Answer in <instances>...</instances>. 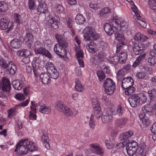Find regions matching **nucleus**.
Listing matches in <instances>:
<instances>
[{
    "instance_id": "obj_1",
    "label": "nucleus",
    "mask_w": 156,
    "mask_h": 156,
    "mask_svg": "<svg viewBox=\"0 0 156 156\" xmlns=\"http://www.w3.org/2000/svg\"><path fill=\"white\" fill-rule=\"evenodd\" d=\"M30 147L28 139L21 140L17 144L14 151L20 155H25L27 153Z\"/></svg>"
},
{
    "instance_id": "obj_2",
    "label": "nucleus",
    "mask_w": 156,
    "mask_h": 156,
    "mask_svg": "<svg viewBox=\"0 0 156 156\" xmlns=\"http://www.w3.org/2000/svg\"><path fill=\"white\" fill-rule=\"evenodd\" d=\"M34 51L36 54L45 56L49 58H51L52 56L51 53L44 48L43 45L39 41H36L34 43Z\"/></svg>"
},
{
    "instance_id": "obj_3",
    "label": "nucleus",
    "mask_w": 156,
    "mask_h": 156,
    "mask_svg": "<svg viewBox=\"0 0 156 156\" xmlns=\"http://www.w3.org/2000/svg\"><path fill=\"white\" fill-rule=\"evenodd\" d=\"M84 33V37L87 40L94 41L97 40L99 37L98 34L96 33L94 30L90 27H87L83 31Z\"/></svg>"
},
{
    "instance_id": "obj_4",
    "label": "nucleus",
    "mask_w": 156,
    "mask_h": 156,
    "mask_svg": "<svg viewBox=\"0 0 156 156\" xmlns=\"http://www.w3.org/2000/svg\"><path fill=\"white\" fill-rule=\"evenodd\" d=\"M132 48L134 53L136 55L142 54L139 56L136 59L140 62L145 58V56L146 54L144 52V49L143 47H140L139 45L134 42H132Z\"/></svg>"
},
{
    "instance_id": "obj_5",
    "label": "nucleus",
    "mask_w": 156,
    "mask_h": 156,
    "mask_svg": "<svg viewBox=\"0 0 156 156\" xmlns=\"http://www.w3.org/2000/svg\"><path fill=\"white\" fill-rule=\"evenodd\" d=\"M103 87L106 93L110 95L113 93L115 89V84L112 79L108 78L105 80Z\"/></svg>"
},
{
    "instance_id": "obj_6",
    "label": "nucleus",
    "mask_w": 156,
    "mask_h": 156,
    "mask_svg": "<svg viewBox=\"0 0 156 156\" xmlns=\"http://www.w3.org/2000/svg\"><path fill=\"white\" fill-rule=\"evenodd\" d=\"M138 147L136 142L134 141H131L126 147L127 154L129 156H133L137 152Z\"/></svg>"
},
{
    "instance_id": "obj_7",
    "label": "nucleus",
    "mask_w": 156,
    "mask_h": 156,
    "mask_svg": "<svg viewBox=\"0 0 156 156\" xmlns=\"http://www.w3.org/2000/svg\"><path fill=\"white\" fill-rule=\"evenodd\" d=\"M140 97L137 94H135L131 96L128 99L130 106L133 107H136L140 104Z\"/></svg>"
},
{
    "instance_id": "obj_8",
    "label": "nucleus",
    "mask_w": 156,
    "mask_h": 156,
    "mask_svg": "<svg viewBox=\"0 0 156 156\" xmlns=\"http://www.w3.org/2000/svg\"><path fill=\"white\" fill-rule=\"evenodd\" d=\"M55 37L57 40L58 45L62 48H65L68 46V42L66 41L63 37L59 34H57L55 35Z\"/></svg>"
},
{
    "instance_id": "obj_9",
    "label": "nucleus",
    "mask_w": 156,
    "mask_h": 156,
    "mask_svg": "<svg viewBox=\"0 0 156 156\" xmlns=\"http://www.w3.org/2000/svg\"><path fill=\"white\" fill-rule=\"evenodd\" d=\"M54 51L61 58H63L66 55L67 51L66 49L56 44L54 46Z\"/></svg>"
},
{
    "instance_id": "obj_10",
    "label": "nucleus",
    "mask_w": 156,
    "mask_h": 156,
    "mask_svg": "<svg viewBox=\"0 0 156 156\" xmlns=\"http://www.w3.org/2000/svg\"><path fill=\"white\" fill-rule=\"evenodd\" d=\"M11 88L10 83L9 80L3 77L2 81H0V90L2 89L4 91H9L10 90Z\"/></svg>"
},
{
    "instance_id": "obj_11",
    "label": "nucleus",
    "mask_w": 156,
    "mask_h": 156,
    "mask_svg": "<svg viewBox=\"0 0 156 156\" xmlns=\"http://www.w3.org/2000/svg\"><path fill=\"white\" fill-rule=\"evenodd\" d=\"M121 87L124 90L125 88L133 86V79L130 77H125L122 80L121 82Z\"/></svg>"
},
{
    "instance_id": "obj_12",
    "label": "nucleus",
    "mask_w": 156,
    "mask_h": 156,
    "mask_svg": "<svg viewBox=\"0 0 156 156\" xmlns=\"http://www.w3.org/2000/svg\"><path fill=\"white\" fill-rule=\"evenodd\" d=\"M50 76L49 73H41L40 75V80L44 84H48L51 82Z\"/></svg>"
},
{
    "instance_id": "obj_13",
    "label": "nucleus",
    "mask_w": 156,
    "mask_h": 156,
    "mask_svg": "<svg viewBox=\"0 0 156 156\" xmlns=\"http://www.w3.org/2000/svg\"><path fill=\"white\" fill-rule=\"evenodd\" d=\"M23 40L25 41L27 44L28 47L29 48H30L34 40L33 35L30 33L27 32L26 34L24 37Z\"/></svg>"
},
{
    "instance_id": "obj_14",
    "label": "nucleus",
    "mask_w": 156,
    "mask_h": 156,
    "mask_svg": "<svg viewBox=\"0 0 156 156\" xmlns=\"http://www.w3.org/2000/svg\"><path fill=\"white\" fill-rule=\"evenodd\" d=\"M89 147L90 150L92 153L99 154L103 153L102 151L97 144H90Z\"/></svg>"
},
{
    "instance_id": "obj_15",
    "label": "nucleus",
    "mask_w": 156,
    "mask_h": 156,
    "mask_svg": "<svg viewBox=\"0 0 156 156\" xmlns=\"http://www.w3.org/2000/svg\"><path fill=\"white\" fill-rule=\"evenodd\" d=\"M16 66L12 61L5 69L7 73L12 75H14L16 72L17 70Z\"/></svg>"
},
{
    "instance_id": "obj_16",
    "label": "nucleus",
    "mask_w": 156,
    "mask_h": 156,
    "mask_svg": "<svg viewBox=\"0 0 156 156\" xmlns=\"http://www.w3.org/2000/svg\"><path fill=\"white\" fill-rule=\"evenodd\" d=\"M115 28L108 23H106L104 27V30L106 33L109 35H112L115 32Z\"/></svg>"
},
{
    "instance_id": "obj_17",
    "label": "nucleus",
    "mask_w": 156,
    "mask_h": 156,
    "mask_svg": "<svg viewBox=\"0 0 156 156\" xmlns=\"http://www.w3.org/2000/svg\"><path fill=\"white\" fill-rule=\"evenodd\" d=\"M139 117L142 120L144 125H145L146 126H148L150 125V120L144 112L140 113L139 115Z\"/></svg>"
},
{
    "instance_id": "obj_18",
    "label": "nucleus",
    "mask_w": 156,
    "mask_h": 156,
    "mask_svg": "<svg viewBox=\"0 0 156 156\" xmlns=\"http://www.w3.org/2000/svg\"><path fill=\"white\" fill-rule=\"evenodd\" d=\"M12 62L7 57H5L0 59V66L1 68L5 70Z\"/></svg>"
},
{
    "instance_id": "obj_19",
    "label": "nucleus",
    "mask_w": 156,
    "mask_h": 156,
    "mask_svg": "<svg viewBox=\"0 0 156 156\" xmlns=\"http://www.w3.org/2000/svg\"><path fill=\"white\" fill-rule=\"evenodd\" d=\"M9 20L7 17H5L1 19L0 21V28L5 30L8 28Z\"/></svg>"
},
{
    "instance_id": "obj_20",
    "label": "nucleus",
    "mask_w": 156,
    "mask_h": 156,
    "mask_svg": "<svg viewBox=\"0 0 156 156\" xmlns=\"http://www.w3.org/2000/svg\"><path fill=\"white\" fill-rule=\"evenodd\" d=\"M112 115L109 114L106 110H105L102 113L101 117L102 121L103 122H107L110 121L112 119Z\"/></svg>"
},
{
    "instance_id": "obj_21",
    "label": "nucleus",
    "mask_w": 156,
    "mask_h": 156,
    "mask_svg": "<svg viewBox=\"0 0 156 156\" xmlns=\"http://www.w3.org/2000/svg\"><path fill=\"white\" fill-rule=\"evenodd\" d=\"M127 73L124 69H121L118 71L117 73L116 78L118 83H121L124 78L125 75Z\"/></svg>"
},
{
    "instance_id": "obj_22",
    "label": "nucleus",
    "mask_w": 156,
    "mask_h": 156,
    "mask_svg": "<svg viewBox=\"0 0 156 156\" xmlns=\"http://www.w3.org/2000/svg\"><path fill=\"white\" fill-rule=\"evenodd\" d=\"M37 11L41 13L45 14L48 12L47 5L45 3L40 4L38 6Z\"/></svg>"
},
{
    "instance_id": "obj_23",
    "label": "nucleus",
    "mask_w": 156,
    "mask_h": 156,
    "mask_svg": "<svg viewBox=\"0 0 156 156\" xmlns=\"http://www.w3.org/2000/svg\"><path fill=\"white\" fill-rule=\"evenodd\" d=\"M10 43V46L13 48L18 49L21 47L20 42L18 39H13L11 41Z\"/></svg>"
},
{
    "instance_id": "obj_24",
    "label": "nucleus",
    "mask_w": 156,
    "mask_h": 156,
    "mask_svg": "<svg viewBox=\"0 0 156 156\" xmlns=\"http://www.w3.org/2000/svg\"><path fill=\"white\" fill-rule=\"evenodd\" d=\"M134 39L137 41H145L148 39V37L140 33H137L134 37Z\"/></svg>"
},
{
    "instance_id": "obj_25",
    "label": "nucleus",
    "mask_w": 156,
    "mask_h": 156,
    "mask_svg": "<svg viewBox=\"0 0 156 156\" xmlns=\"http://www.w3.org/2000/svg\"><path fill=\"white\" fill-rule=\"evenodd\" d=\"M12 84L14 88L16 90H20L23 87L21 82L18 80H13L12 82Z\"/></svg>"
},
{
    "instance_id": "obj_26",
    "label": "nucleus",
    "mask_w": 156,
    "mask_h": 156,
    "mask_svg": "<svg viewBox=\"0 0 156 156\" xmlns=\"http://www.w3.org/2000/svg\"><path fill=\"white\" fill-rule=\"evenodd\" d=\"M97 44L96 43L91 41L86 45V47L90 52L94 53L95 52V48Z\"/></svg>"
},
{
    "instance_id": "obj_27",
    "label": "nucleus",
    "mask_w": 156,
    "mask_h": 156,
    "mask_svg": "<svg viewBox=\"0 0 156 156\" xmlns=\"http://www.w3.org/2000/svg\"><path fill=\"white\" fill-rule=\"evenodd\" d=\"M76 22L77 24H83L85 21V19L82 14H78L75 18Z\"/></svg>"
},
{
    "instance_id": "obj_28",
    "label": "nucleus",
    "mask_w": 156,
    "mask_h": 156,
    "mask_svg": "<svg viewBox=\"0 0 156 156\" xmlns=\"http://www.w3.org/2000/svg\"><path fill=\"white\" fill-rule=\"evenodd\" d=\"M133 134V132L131 131L125 132L123 134L120 135L119 138L121 140H126L131 137Z\"/></svg>"
},
{
    "instance_id": "obj_29",
    "label": "nucleus",
    "mask_w": 156,
    "mask_h": 156,
    "mask_svg": "<svg viewBox=\"0 0 156 156\" xmlns=\"http://www.w3.org/2000/svg\"><path fill=\"white\" fill-rule=\"evenodd\" d=\"M115 36L116 40L121 42L120 43L125 44L123 42L125 39V37L122 33H119V32H116L115 33Z\"/></svg>"
},
{
    "instance_id": "obj_30",
    "label": "nucleus",
    "mask_w": 156,
    "mask_h": 156,
    "mask_svg": "<svg viewBox=\"0 0 156 156\" xmlns=\"http://www.w3.org/2000/svg\"><path fill=\"white\" fill-rule=\"evenodd\" d=\"M39 111L42 113L48 114L50 113L51 109L50 108L45 105H42L40 107Z\"/></svg>"
},
{
    "instance_id": "obj_31",
    "label": "nucleus",
    "mask_w": 156,
    "mask_h": 156,
    "mask_svg": "<svg viewBox=\"0 0 156 156\" xmlns=\"http://www.w3.org/2000/svg\"><path fill=\"white\" fill-rule=\"evenodd\" d=\"M55 106L57 110L62 112L63 111L65 108V107L63 106L62 102L59 101L56 102L55 104Z\"/></svg>"
},
{
    "instance_id": "obj_32",
    "label": "nucleus",
    "mask_w": 156,
    "mask_h": 156,
    "mask_svg": "<svg viewBox=\"0 0 156 156\" xmlns=\"http://www.w3.org/2000/svg\"><path fill=\"white\" fill-rule=\"evenodd\" d=\"M127 119L126 118H121L116 120L115 123L117 126L124 125L127 121Z\"/></svg>"
},
{
    "instance_id": "obj_33",
    "label": "nucleus",
    "mask_w": 156,
    "mask_h": 156,
    "mask_svg": "<svg viewBox=\"0 0 156 156\" xmlns=\"http://www.w3.org/2000/svg\"><path fill=\"white\" fill-rule=\"evenodd\" d=\"M75 87L76 89L79 91H82L84 88L83 86L80 84V82L79 79L78 78H76L75 80Z\"/></svg>"
},
{
    "instance_id": "obj_34",
    "label": "nucleus",
    "mask_w": 156,
    "mask_h": 156,
    "mask_svg": "<svg viewBox=\"0 0 156 156\" xmlns=\"http://www.w3.org/2000/svg\"><path fill=\"white\" fill-rule=\"evenodd\" d=\"M97 74L99 81L101 82H103L106 77L104 73L102 70H98L97 71Z\"/></svg>"
},
{
    "instance_id": "obj_35",
    "label": "nucleus",
    "mask_w": 156,
    "mask_h": 156,
    "mask_svg": "<svg viewBox=\"0 0 156 156\" xmlns=\"http://www.w3.org/2000/svg\"><path fill=\"white\" fill-rule=\"evenodd\" d=\"M36 1L34 0H29L28 7L31 10L35 9L37 8Z\"/></svg>"
},
{
    "instance_id": "obj_36",
    "label": "nucleus",
    "mask_w": 156,
    "mask_h": 156,
    "mask_svg": "<svg viewBox=\"0 0 156 156\" xmlns=\"http://www.w3.org/2000/svg\"><path fill=\"white\" fill-rule=\"evenodd\" d=\"M119 56L118 55H114L110 57L109 61L111 63L114 65H117L119 62Z\"/></svg>"
},
{
    "instance_id": "obj_37",
    "label": "nucleus",
    "mask_w": 156,
    "mask_h": 156,
    "mask_svg": "<svg viewBox=\"0 0 156 156\" xmlns=\"http://www.w3.org/2000/svg\"><path fill=\"white\" fill-rule=\"evenodd\" d=\"M49 72L51 73L50 74V76L52 78L56 79L59 76L58 73L57 72V70L55 68Z\"/></svg>"
},
{
    "instance_id": "obj_38",
    "label": "nucleus",
    "mask_w": 156,
    "mask_h": 156,
    "mask_svg": "<svg viewBox=\"0 0 156 156\" xmlns=\"http://www.w3.org/2000/svg\"><path fill=\"white\" fill-rule=\"evenodd\" d=\"M125 90H126L125 92V94L127 95H129L132 94L135 92V88L131 86L129 87H128V88L125 89Z\"/></svg>"
},
{
    "instance_id": "obj_39",
    "label": "nucleus",
    "mask_w": 156,
    "mask_h": 156,
    "mask_svg": "<svg viewBox=\"0 0 156 156\" xmlns=\"http://www.w3.org/2000/svg\"><path fill=\"white\" fill-rule=\"evenodd\" d=\"M148 93L149 94V97L151 100L153 99L156 98V89H153L149 90L148 91Z\"/></svg>"
},
{
    "instance_id": "obj_40",
    "label": "nucleus",
    "mask_w": 156,
    "mask_h": 156,
    "mask_svg": "<svg viewBox=\"0 0 156 156\" xmlns=\"http://www.w3.org/2000/svg\"><path fill=\"white\" fill-rule=\"evenodd\" d=\"M146 61L150 63L151 66L154 65L156 64V57H155V56H153L147 58Z\"/></svg>"
},
{
    "instance_id": "obj_41",
    "label": "nucleus",
    "mask_w": 156,
    "mask_h": 156,
    "mask_svg": "<svg viewBox=\"0 0 156 156\" xmlns=\"http://www.w3.org/2000/svg\"><path fill=\"white\" fill-rule=\"evenodd\" d=\"M45 67L48 72V73H49L50 71H52L53 69L55 68L53 64L50 62L47 63L45 66Z\"/></svg>"
},
{
    "instance_id": "obj_42",
    "label": "nucleus",
    "mask_w": 156,
    "mask_h": 156,
    "mask_svg": "<svg viewBox=\"0 0 156 156\" xmlns=\"http://www.w3.org/2000/svg\"><path fill=\"white\" fill-rule=\"evenodd\" d=\"M9 91H2L0 92V97L2 98L3 101H5L8 99V93L10 92Z\"/></svg>"
},
{
    "instance_id": "obj_43",
    "label": "nucleus",
    "mask_w": 156,
    "mask_h": 156,
    "mask_svg": "<svg viewBox=\"0 0 156 156\" xmlns=\"http://www.w3.org/2000/svg\"><path fill=\"white\" fill-rule=\"evenodd\" d=\"M62 112L67 116H71L73 114L72 110L67 107H65V108Z\"/></svg>"
},
{
    "instance_id": "obj_44",
    "label": "nucleus",
    "mask_w": 156,
    "mask_h": 156,
    "mask_svg": "<svg viewBox=\"0 0 156 156\" xmlns=\"http://www.w3.org/2000/svg\"><path fill=\"white\" fill-rule=\"evenodd\" d=\"M148 4L150 8L156 10V0H149Z\"/></svg>"
},
{
    "instance_id": "obj_45",
    "label": "nucleus",
    "mask_w": 156,
    "mask_h": 156,
    "mask_svg": "<svg viewBox=\"0 0 156 156\" xmlns=\"http://www.w3.org/2000/svg\"><path fill=\"white\" fill-rule=\"evenodd\" d=\"M110 12V9L108 7L102 9L100 12V16H103L105 14L109 13Z\"/></svg>"
},
{
    "instance_id": "obj_46",
    "label": "nucleus",
    "mask_w": 156,
    "mask_h": 156,
    "mask_svg": "<svg viewBox=\"0 0 156 156\" xmlns=\"http://www.w3.org/2000/svg\"><path fill=\"white\" fill-rule=\"evenodd\" d=\"M101 63L104 60V55L102 52H100L95 55Z\"/></svg>"
},
{
    "instance_id": "obj_47",
    "label": "nucleus",
    "mask_w": 156,
    "mask_h": 156,
    "mask_svg": "<svg viewBox=\"0 0 156 156\" xmlns=\"http://www.w3.org/2000/svg\"><path fill=\"white\" fill-rule=\"evenodd\" d=\"M140 97L139 100H140V104L144 103L146 101L147 98L146 96L144 94L138 95Z\"/></svg>"
},
{
    "instance_id": "obj_48",
    "label": "nucleus",
    "mask_w": 156,
    "mask_h": 156,
    "mask_svg": "<svg viewBox=\"0 0 156 156\" xmlns=\"http://www.w3.org/2000/svg\"><path fill=\"white\" fill-rule=\"evenodd\" d=\"M105 145L108 149H111L113 148L114 146V144L112 141L109 140H105Z\"/></svg>"
},
{
    "instance_id": "obj_49",
    "label": "nucleus",
    "mask_w": 156,
    "mask_h": 156,
    "mask_svg": "<svg viewBox=\"0 0 156 156\" xmlns=\"http://www.w3.org/2000/svg\"><path fill=\"white\" fill-rule=\"evenodd\" d=\"M15 98L18 100L22 101L24 100L25 98L24 95L22 93H18L15 95Z\"/></svg>"
},
{
    "instance_id": "obj_50",
    "label": "nucleus",
    "mask_w": 156,
    "mask_h": 156,
    "mask_svg": "<svg viewBox=\"0 0 156 156\" xmlns=\"http://www.w3.org/2000/svg\"><path fill=\"white\" fill-rule=\"evenodd\" d=\"M120 22L118 19H113L111 21L112 24L114 27H115V29H116V27H118Z\"/></svg>"
},
{
    "instance_id": "obj_51",
    "label": "nucleus",
    "mask_w": 156,
    "mask_h": 156,
    "mask_svg": "<svg viewBox=\"0 0 156 156\" xmlns=\"http://www.w3.org/2000/svg\"><path fill=\"white\" fill-rule=\"evenodd\" d=\"M14 20L18 24H20L22 22V19L21 16L18 14H15Z\"/></svg>"
},
{
    "instance_id": "obj_52",
    "label": "nucleus",
    "mask_w": 156,
    "mask_h": 156,
    "mask_svg": "<svg viewBox=\"0 0 156 156\" xmlns=\"http://www.w3.org/2000/svg\"><path fill=\"white\" fill-rule=\"evenodd\" d=\"M120 26L121 30L124 31L128 27V25L125 22H121L120 23Z\"/></svg>"
},
{
    "instance_id": "obj_53",
    "label": "nucleus",
    "mask_w": 156,
    "mask_h": 156,
    "mask_svg": "<svg viewBox=\"0 0 156 156\" xmlns=\"http://www.w3.org/2000/svg\"><path fill=\"white\" fill-rule=\"evenodd\" d=\"M90 7L96 10L100 7V5L94 3H91L89 4Z\"/></svg>"
},
{
    "instance_id": "obj_54",
    "label": "nucleus",
    "mask_w": 156,
    "mask_h": 156,
    "mask_svg": "<svg viewBox=\"0 0 156 156\" xmlns=\"http://www.w3.org/2000/svg\"><path fill=\"white\" fill-rule=\"evenodd\" d=\"M125 44L123 43H119L116 46V52L117 53L120 52V51L123 49V47Z\"/></svg>"
},
{
    "instance_id": "obj_55",
    "label": "nucleus",
    "mask_w": 156,
    "mask_h": 156,
    "mask_svg": "<svg viewBox=\"0 0 156 156\" xmlns=\"http://www.w3.org/2000/svg\"><path fill=\"white\" fill-rule=\"evenodd\" d=\"M30 147L29 148V150L31 152H32L33 151H35L37 150V147L35 146V144L33 142L30 141Z\"/></svg>"
},
{
    "instance_id": "obj_56",
    "label": "nucleus",
    "mask_w": 156,
    "mask_h": 156,
    "mask_svg": "<svg viewBox=\"0 0 156 156\" xmlns=\"http://www.w3.org/2000/svg\"><path fill=\"white\" fill-rule=\"evenodd\" d=\"M136 18L137 20H136V22L137 23H138L139 24L143 27L146 28L147 26L146 23L144 21L137 18Z\"/></svg>"
},
{
    "instance_id": "obj_57",
    "label": "nucleus",
    "mask_w": 156,
    "mask_h": 156,
    "mask_svg": "<svg viewBox=\"0 0 156 156\" xmlns=\"http://www.w3.org/2000/svg\"><path fill=\"white\" fill-rule=\"evenodd\" d=\"M91 62L93 64H94L95 65H98L101 63L95 55L94 56L93 58L92 59H91Z\"/></svg>"
},
{
    "instance_id": "obj_58",
    "label": "nucleus",
    "mask_w": 156,
    "mask_h": 156,
    "mask_svg": "<svg viewBox=\"0 0 156 156\" xmlns=\"http://www.w3.org/2000/svg\"><path fill=\"white\" fill-rule=\"evenodd\" d=\"M92 104L94 108H95L97 110L98 109V107H99V104L98 103L97 100L95 98H93L92 100Z\"/></svg>"
},
{
    "instance_id": "obj_59",
    "label": "nucleus",
    "mask_w": 156,
    "mask_h": 156,
    "mask_svg": "<svg viewBox=\"0 0 156 156\" xmlns=\"http://www.w3.org/2000/svg\"><path fill=\"white\" fill-rule=\"evenodd\" d=\"M41 140L44 143L48 142L49 141L48 136L44 134H43L41 136Z\"/></svg>"
},
{
    "instance_id": "obj_60",
    "label": "nucleus",
    "mask_w": 156,
    "mask_h": 156,
    "mask_svg": "<svg viewBox=\"0 0 156 156\" xmlns=\"http://www.w3.org/2000/svg\"><path fill=\"white\" fill-rule=\"evenodd\" d=\"M93 118L94 116L91 115L90 119L89 122L90 126L92 128H94L95 126V124L94 122Z\"/></svg>"
},
{
    "instance_id": "obj_61",
    "label": "nucleus",
    "mask_w": 156,
    "mask_h": 156,
    "mask_svg": "<svg viewBox=\"0 0 156 156\" xmlns=\"http://www.w3.org/2000/svg\"><path fill=\"white\" fill-rule=\"evenodd\" d=\"M123 58H122V56L119 57V62L120 63H123L125 62L126 60V57L127 55L126 54H124Z\"/></svg>"
},
{
    "instance_id": "obj_62",
    "label": "nucleus",
    "mask_w": 156,
    "mask_h": 156,
    "mask_svg": "<svg viewBox=\"0 0 156 156\" xmlns=\"http://www.w3.org/2000/svg\"><path fill=\"white\" fill-rule=\"evenodd\" d=\"M146 76L144 73L139 72L137 73L136 76L139 79H143Z\"/></svg>"
},
{
    "instance_id": "obj_63",
    "label": "nucleus",
    "mask_w": 156,
    "mask_h": 156,
    "mask_svg": "<svg viewBox=\"0 0 156 156\" xmlns=\"http://www.w3.org/2000/svg\"><path fill=\"white\" fill-rule=\"evenodd\" d=\"M32 67H33V72L35 76H37L38 75L36 74V69L38 68V66L37 67V65L35 63H33L32 65Z\"/></svg>"
},
{
    "instance_id": "obj_64",
    "label": "nucleus",
    "mask_w": 156,
    "mask_h": 156,
    "mask_svg": "<svg viewBox=\"0 0 156 156\" xmlns=\"http://www.w3.org/2000/svg\"><path fill=\"white\" fill-rule=\"evenodd\" d=\"M150 55L152 56L156 55V44L153 46V49L151 51Z\"/></svg>"
}]
</instances>
